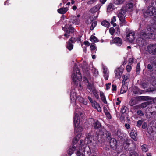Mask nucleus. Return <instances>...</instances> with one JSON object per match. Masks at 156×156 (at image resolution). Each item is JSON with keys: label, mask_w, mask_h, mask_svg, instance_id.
Listing matches in <instances>:
<instances>
[{"label": "nucleus", "mask_w": 156, "mask_h": 156, "mask_svg": "<svg viewBox=\"0 0 156 156\" xmlns=\"http://www.w3.org/2000/svg\"><path fill=\"white\" fill-rule=\"evenodd\" d=\"M139 36L140 37L138 38L136 40L137 44L140 47L145 46L147 44V41L145 39H156V34L149 31L142 30L139 33Z\"/></svg>", "instance_id": "f257e3e1"}, {"label": "nucleus", "mask_w": 156, "mask_h": 156, "mask_svg": "<svg viewBox=\"0 0 156 156\" xmlns=\"http://www.w3.org/2000/svg\"><path fill=\"white\" fill-rule=\"evenodd\" d=\"M78 116L77 114H75L73 117V124L74 128V131L76 133V134H80V136H81V132L83 130L82 126H79L80 122L78 121Z\"/></svg>", "instance_id": "f03ea898"}, {"label": "nucleus", "mask_w": 156, "mask_h": 156, "mask_svg": "<svg viewBox=\"0 0 156 156\" xmlns=\"http://www.w3.org/2000/svg\"><path fill=\"white\" fill-rule=\"evenodd\" d=\"M76 74L73 73L72 75V78L73 83L77 86L78 85L77 81L76 80L77 79L78 80L80 81L82 79V76L81 73L80 72L79 69L76 67L75 69Z\"/></svg>", "instance_id": "7ed1b4c3"}, {"label": "nucleus", "mask_w": 156, "mask_h": 156, "mask_svg": "<svg viewBox=\"0 0 156 156\" xmlns=\"http://www.w3.org/2000/svg\"><path fill=\"white\" fill-rule=\"evenodd\" d=\"M156 15V9L153 6H149L147 10L144 11L143 13L144 16L147 18L151 16Z\"/></svg>", "instance_id": "20e7f679"}, {"label": "nucleus", "mask_w": 156, "mask_h": 156, "mask_svg": "<svg viewBox=\"0 0 156 156\" xmlns=\"http://www.w3.org/2000/svg\"><path fill=\"white\" fill-rule=\"evenodd\" d=\"M106 130L104 127H101L96 132L95 135L97 139L99 141L103 138Z\"/></svg>", "instance_id": "39448f33"}, {"label": "nucleus", "mask_w": 156, "mask_h": 156, "mask_svg": "<svg viewBox=\"0 0 156 156\" xmlns=\"http://www.w3.org/2000/svg\"><path fill=\"white\" fill-rule=\"evenodd\" d=\"M69 27H66L64 30L65 34H64V36L67 38H69L70 34H73L74 32V28L73 27L71 24H68Z\"/></svg>", "instance_id": "423d86ee"}, {"label": "nucleus", "mask_w": 156, "mask_h": 156, "mask_svg": "<svg viewBox=\"0 0 156 156\" xmlns=\"http://www.w3.org/2000/svg\"><path fill=\"white\" fill-rule=\"evenodd\" d=\"M88 99L91 103L92 106L95 109H97L98 112H100L101 111V108L99 104L95 100L93 101L90 96L88 97Z\"/></svg>", "instance_id": "0eeeda50"}, {"label": "nucleus", "mask_w": 156, "mask_h": 156, "mask_svg": "<svg viewBox=\"0 0 156 156\" xmlns=\"http://www.w3.org/2000/svg\"><path fill=\"white\" fill-rule=\"evenodd\" d=\"M148 52L152 55H156V44H152L147 47Z\"/></svg>", "instance_id": "6e6552de"}, {"label": "nucleus", "mask_w": 156, "mask_h": 156, "mask_svg": "<svg viewBox=\"0 0 156 156\" xmlns=\"http://www.w3.org/2000/svg\"><path fill=\"white\" fill-rule=\"evenodd\" d=\"M75 38H74L73 37H71L69 39L68 41L66 43V47L69 51H71L73 49L74 46L73 43H75L74 40H75Z\"/></svg>", "instance_id": "1a4fd4ad"}, {"label": "nucleus", "mask_w": 156, "mask_h": 156, "mask_svg": "<svg viewBox=\"0 0 156 156\" xmlns=\"http://www.w3.org/2000/svg\"><path fill=\"white\" fill-rule=\"evenodd\" d=\"M109 142L111 148L113 150H115L117 148V142L116 139L113 138L108 141Z\"/></svg>", "instance_id": "9d476101"}, {"label": "nucleus", "mask_w": 156, "mask_h": 156, "mask_svg": "<svg viewBox=\"0 0 156 156\" xmlns=\"http://www.w3.org/2000/svg\"><path fill=\"white\" fill-rule=\"evenodd\" d=\"M116 135L118 140L122 142L125 140L124 133L121 132L120 129L117 130Z\"/></svg>", "instance_id": "9b49d317"}, {"label": "nucleus", "mask_w": 156, "mask_h": 156, "mask_svg": "<svg viewBox=\"0 0 156 156\" xmlns=\"http://www.w3.org/2000/svg\"><path fill=\"white\" fill-rule=\"evenodd\" d=\"M135 36V33L134 32H129L126 35V38L129 42L132 43L134 40Z\"/></svg>", "instance_id": "f8f14e48"}, {"label": "nucleus", "mask_w": 156, "mask_h": 156, "mask_svg": "<svg viewBox=\"0 0 156 156\" xmlns=\"http://www.w3.org/2000/svg\"><path fill=\"white\" fill-rule=\"evenodd\" d=\"M112 41L116 45L118 46H120L122 44V39L118 37L114 38L113 39Z\"/></svg>", "instance_id": "ddd939ff"}, {"label": "nucleus", "mask_w": 156, "mask_h": 156, "mask_svg": "<svg viewBox=\"0 0 156 156\" xmlns=\"http://www.w3.org/2000/svg\"><path fill=\"white\" fill-rule=\"evenodd\" d=\"M70 97L71 101H72V99L73 100H76L77 98V94L75 92V89H73L71 90Z\"/></svg>", "instance_id": "4468645a"}, {"label": "nucleus", "mask_w": 156, "mask_h": 156, "mask_svg": "<svg viewBox=\"0 0 156 156\" xmlns=\"http://www.w3.org/2000/svg\"><path fill=\"white\" fill-rule=\"evenodd\" d=\"M101 5L100 4H98L91 8L90 10V12L92 13H94L98 12L100 9Z\"/></svg>", "instance_id": "2eb2a0df"}, {"label": "nucleus", "mask_w": 156, "mask_h": 156, "mask_svg": "<svg viewBox=\"0 0 156 156\" xmlns=\"http://www.w3.org/2000/svg\"><path fill=\"white\" fill-rule=\"evenodd\" d=\"M137 98L139 101H147L148 100H152V98L148 96H139L137 97Z\"/></svg>", "instance_id": "dca6fc26"}, {"label": "nucleus", "mask_w": 156, "mask_h": 156, "mask_svg": "<svg viewBox=\"0 0 156 156\" xmlns=\"http://www.w3.org/2000/svg\"><path fill=\"white\" fill-rule=\"evenodd\" d=\"M69 22L73 24H75L76 25L78 24L79 22V20L77 18L76 16H73L71 17Z\"/></svg>", "instance_id": "f3484780"}, {"label": "nucleus", "mask_w": 156, "mask_h": 156, "mask_svg": "<svg viewBox=\"0 0 156 156\" xmlns=\"http://www.w3.org/2000/svg\"><path fill=\"white\" fill-rule=\"evenodd\" d=\"M123 143V147L127 151H130L131 149L129 147L130 143L127 140H124Z\"/></svg>", "instance_id": "a211bd4d"}, {"label": "nucleus", "mask_w": 156, "mask_h": 156, "mask_svg": "<svg viewBox=\"0 0 156 156\" xmlns=\"http://www.w3.org/2000/svg\"><path fill=\"white\" fill-rule=\"evenodd\" d=\"M114 72L115 74V77L117 78H121L123 73L122 70L119 68H118L117 69L115 70Z\"/></svg>", "instance_id": "6ab92c4d"}, {"label": "nucleus", "mask_w": 156, "mask_h": 156, "mask_svg": "<svg viewBox=\"0 0 156 156\" xmlns=\"http://www.w3.org/2000/svg\"><path fill=\"white\" fill-rule=\"evenodd\" d=\"M93 126L94 129H98L101 128V124L98 120H97L93 123Z\"/></svg>", "instance_id": "aec40b11"}, {"label": "nucleus", "mask_w": 156, "mask_h": 156, "mask_svg": "<svg viewBox=\"0 0 156 156\" xmlns=\"http://www.w3.org/2000/svg\"><path fill=\"white\" fill-rule=\"evenodd\" d=\"M151 103L152 101H147L141 103L137 107H138V108L140 109L141 108H144L147 105Z\"/></svg>", "instance_id": "412c9836"}, {"label": "nucleus", "mask_w": 156, "mask_h": 156, "mask_svg": "<svg viewBox=\"0 0 156 156\" xmlns=\"http://www.w3.org/2000/svg\"><path fill=\"white\" fill-rule=\"evenodd\" d=\"M68 9L67 8L62 7L61 8L57 10V12L61 14H64L66 13Z\"/></svg>", "instance_id": "4be33fe9"}, {"label": "nucleus", "mask_w": 156, "mask_h": 156, "mask_svg": "<svg viewBox=\"0 0 156 156\" xmlns=\"http://www.w3.org/2000/svg\"><path fill=\"white\" fill-rule=\"evenodd\" d=\"M137 97L135 98H133L131 99L129 102V104L131 106H133L137 103L139 100Z\"/></svg>", "instance_id": "5701e85b"}, {"label": "nucleus", "mask_w": 156, "mask_h": 156, "mask_svg": "<svg viewBox=\"0 0 156 156\" xmlns=\"http://www.w3.org/2000/svg\"><path fill=\"white\" fill-rule=\"evenodd\" d=\"M105 135L107 141H108L109 140H111V139L112 138L111 135V132L109 131L106 130Z\"/></svg>", "instance_id": "b1692460"}, {"label": "nucleus", "mask_w": 156, "mask_h": 156, "mask_svg": "<svg viewBox=\"0 0 156 156\" xmlns=\"http://www.w3.org/2000/svg\"><path fill=\"white\" fill-rule=\"evenodd\" d=\"M80 137V134H76L72 141L73 144L75 145L77 143Z\"/></svg>", "instance_id": "393cba45"}, {"label": "nucleus", "mask_w": 156, "mask_h": 156, "mask_svg": "<svg viewBox=\"0 0 156 156\" xmlns=\"http://www.w3.org/2000/svg\"><path fill=\"white\" fill-rule=\"evenodd\" d=\"M100 94L101 99L102 102L105 104H107V102L106 100V97L104 95V94L102 92L100 91Z\"/></svg>", "instance_id": "a878e982"}, {"label": "nucleus", "mask_w": 156, "mask_h": 156, "mask_svg": "<svg viewBox=\"0 0 156 156\" xmlns=\"http://www.w3.org/2000/svg\"><path fill=\"white\" fill-rule=\"evenodd\" d=\"M87 88L91 92L95 88L94 87V84L93 83H90L87 84Z\"/></svg>", "instance_id": "bb28decb"}, {"label": "nucleus", "mask_w": 156, "mask_h": 156, "mask_svg": "<svg viewBox=\"0 0 156 156\" xmlns=\"http://www.w3.org/2000/svg\"><path fill=\"white\" fill-rule=\"evenodd\" d=\"M137 135V132L136 131H134L133 132L130 133V136L131 138L135 141H137L136 136Z\"/></svg>", "instance_id": "cd10ccee"}, {"label": "nucleus", "mask_w": 156, "mask_h": 156, "mask_svg": "<svg viewBox=\"0 0 156 156\" xmlns=\"http://www.w3.org/2000/svg\"><path fill=\"white\" fill-rule=\"evenodd\" d=\"M76 147L73 146L69 148L68 151V154L69 156H71L73 153L74 151L76 149Z\"/></svg>", "instance_id": "c85d7f7f"}, {"label": "nucleus", "mask_w": 156, "mask_h": 156, "mask_svg": "<svg viewBox=\"0 0 156 156\" xmlns=\"http://www.w3.org/2000/svg\"><path fill=\"white\" fill-rule=\"evenodd\" d=\"M86 137L93 139L94 137V134L92 131H90L87 134Z\"/></svg>", "instance_id": "c756f323"}, {"label": "nucleus", "mask_w": 156, "mask_h": 156, "mask_svg": "<svg viewBox=\"0 0 156 156\" xmlns=\"http://www.w3.org/2000/svg\"><path fill=\"white\" fill-rule=\"evenodd\" d=\"M90 40L92 42H97L99 41V40L95 36L91 35L90 38Z\"/></svg>", "instance_id": "7c9ffc66"}, {"label": "nucleus", "mask_w": 156, "mask_h": 156, "mask_svg": "<svg viewBox=\"0 0 156 156\" xmlns=\"http://www.w3.org/2000/svg\"><path fill=\"white\" fill-rule=\"evenodd\" d=\"M101 24L106 27L107 28L110 25V23L109 22L107 21H103L101 23Z\"/></svg>", "instance_id": "2f4dec72"}, {"label": "nucleus", "mask_w": 156, "mask_h": 156, "mask_svg": "<svg viewBox=\"0 0 156 156\" xmlns=\"http://www.w3.org/2000/svg\"><path fill=\"white\" fill-rule=\"evenodd\" d=\"M154 66L152 65V63L151 64H149L147 65V69L150 72H152L153 71V68Z\"/></svg>", "instance_id": "473e14b6"}, {"label": "nucleus", "mask_w": 156, "mask_h": 156, "mask_svg": "<svg viewBox=\"0 0 156 156\" xmlns=\"http://www.w3.org/2000/svg\"><path fill=\"white\" fill-rule=\"evenodd\" d=\"M151 59L152 61V65L154 67L156 66V56H153L151 58Z\"/></svg>", "instance_id": "72a5a7b5"}, {"label": "nucleus", "mask_w": 156, "mask_h": 156, "mask_svg": "<svg viewBox=\"0 0 156 156\" xmlns=\"http://www.w3.org/2000/svg\"><path fill=\"white\" fill-rule=\"evenodd\" d=\"M95 44L94 43H93L92 44H91V45H90V48H91L90 49L91 50V51L92 52V53H94V50H97V48L95 46Z\"/></svg>", "instance_id": "f704fd0d"}, {"label": "nucleus", "mask_w": 156, "mask_h": 156, "mask_svg": "<svg viewBox=\"0 0 156 156\" xmlns=\"http://www.w3.org/2000/svg\"><path fill=\"white\" fill-rule=\"evenodd\" d=\"M141 148L143 151L146 152L147 151V145L146 144H144L141 146Z\"/></svg>", "instance_id": "c9c22d12"}, {"label": "nucleus", "mask_w": 156, "mask_h": 156, "mask_svg": "<svg viewBox=\"0 0 156 156\" xmlns=\"http://www.w3.org/2000/svg\"><path fill=\"white\" fill-rule=\"evenodd\" d=\"M126 6L122 7L120 11H119V12H121L122 13H123L124 15L125 14L126 12L127 9Z\"/></svg>", "instance_id": "e433bc0d"}, {"label": "nucleus", "mask_w": 156, "mask_h": 156, "mask_svg": "<svg viewBox=\"0 0 156 156\" xmlns=\"http://www.w3.org/2000/svg\"><path fill=\"white\" fill-rule=\"evenodd\" d=\"M117 16L119 18V20L125 18L124 14L121 12H119Z\"/></svg>", "instance_id": "4c0bfd02"}, {"label": "nucleus", "mask_w": 156, "mask_h": 156, "mask_svg": "<svg viewBox=\"0 0 156 156\" xmlns=\"http://www.w3.org/2000/svg\"><path fill=\"white\" fill-rule=\"evenodd\" d=\"M121 22L120 25L121 26H123L126 25V22L125 20V18L119 20Z\"/></svg>", "instance_id": "58836bf2"}, {"label": "nucleus", "mask_w": 156, "mask_h": 156, "mask_svg": "<svg viewBox=\"0 0 156 156\" xmlns=\"http://www.w3.org/2000/svg\"><path fill=\"white\" fill-rule=\"evenodd\" d=\"M76 114H77L78 115V121L79 122L80 121V119H83V113L81 112H78V114L76 113Z\"/></svg>", "instance_id": "ea45409f"}, {"label": "nucleus", "mask_w": 156, "mask_h": 156, "mask_svg": "<svg viewBox=\"0 0 156 156\" xmlns=\"http://www.w3.org/2000/svg\"><path fill=\"white\" fill-rule=\"evenodd\" d=\"M140 63H138L136 65V73L137 74H139L140 71Z\"/></svg>", "instance_id": "a19ab883"}, {"label": "nucleus", "mask_w": 156, "mask_h": 156, "mask_svg": "<svg viewBox=\"0 0 156 156\" xmlns=\"http://www.w3.org/2000/svg\"><path fill=\"white\" fill-rule=\"evenodd\" d=\"M123 80L122 81V84L124 85L125 84V82L127 80V79L128 78V76H126L125 75H124L122 76Z\"/></svg>", "instance_id": "79ce46f5"}, {"label": "nucleus", "mask_w": 156, "mask_h": 156, "mask_svg": "<svg viewBox=\"0 0 156 156\" xmlns=\"http://www.w3.org/2000/svg\"><path fill=\"white\" fill-rule=\"evenodd\" d=\"M105 113L108 119H110L112 118L111 114L108 110H106V112H105Z\"/></svg>", "instance_id": "37998d69"}, {"label": "nucleus", "mask_w": 156, "mask_h": 156, "mask_svg": "<svg viewBox=\"0 0 156 156\" xmlns=\"http://www.w3.org/2000/svg\"><path fill=\"white\" fill-rule=\"evenodd\" d=\"M136 113L140 116H143L144 115V113L141 110H137L136 112Z\"/></svg>", "instance_id": "c03bdc74"}, {"label": "nucleus", "mask_w": 156, "mask_h": 156, "mask_svg": "<svg viewBox=\"0 0 156 156\" xmlns=\"http://www.w3.org/2000/svg\"><path fill=\"white\" fill-rule=\"evenodd\" d=\"M127 107L126 106H123L121 108V112L122 114H124L126 111Z\"/></svg>", "instance_id": "a18cd8bd"}, {"label": "nucleus", "mask_w": 156, "mask_h": 156, "mask_svg": "<svg viewBox=\"0 0 156 156\" xmlns=\"http://www.w3.org/2000/svg\"><path fill=\"white\" fill-rule=\"evenodd\" d=\"M125 6L126 8H127L128 9H130L133 8V4L132 3H129L126 4Z\"/></svg>", "instance_id": "49530a36"}, {"label": "nucleus", "mask_w": 156, "mask_h": 156, "mask_svg": "<svg viewBox=\"0 0 156 156\" xmlns=\"http://www.w3.org/2000/svg\"><path fill=\"white\" fill-rule=\"evenodd\" d=\"M92 139H90V138L86 137L85 139V143L87 144L90 143L92 142Z\"/></svg>", "instance_id": "de8ad7c7"}, {"label": "nucleus", "mask_w": 156, "mask_h": 156, "mask_svg": "<svg viewBox=\"0 0 156 156\" xmlns=\"http://www.w3.org/2000/svg\"><path fill=\"white\" fill-rule=\"evenodd\" d=\"M143 120H139L137 122L136 126L139 127H140L143 124Z\"/></svg>", "instance_id": "09e8293b"}, {"label": "nucleus", "mask_w": 156, "mask_h": 156, "mask_svg": "<svg viewBox=\"0 0 156 156\" xmlns=\"http://www.w3.org/2000/svg\"><path fill=\"white\" fill-rule=\"evenodd\" d=\"M113 5L112 3H110L107 7V10H113Z\"/></svg>", "instance_id": "8fccbe9b"}, {"label": "nucleus", "mask_w": 156, "mask_h": 156, "mask_svg": "<svg viewBox=\"0 0 156 156\" xmlns=\"http://www.w3.org/2000/svg\"><path fill=\"white\" fill-rule=\"evenodd\" d=\"M125 0H115V3L116 4L119 5L122 4Z\"/></svg>", "instance_id": "3c124183"}, {"label": "nucleus", "mask_w": 156, "mask_h": 156, "mask_svg": "<svg viewBox=\"0 0 156 156\" xmlns=\"http://www.w3.org/2000/svg\"><path fill=\"white\" fill-rule=\"evenodd\" d=\"M115 31V30L113 27H111L109 29V32L112 35H113L114 34Z\"/></svg>", "instance_id": "603ef678"}, {"label": "nucleus", "mask_w": 156, "mask_h": 156, "mask_svg": "<svg viewBox=\"0 0 156 156\" xmlns=\"http://www.w3.org/2000/svg\"><path fill=\"white\" fill-rule=\"evenodd\" d=\"M93 21V20L91 19L90 17L86 21V23L87 24H91Z\"/></svg>", "instance_id": "864d4df0"}, {"label": "nucleus", "mask_w": 156, "mask_h": 156, "mask_svg": "<svg viewBox=\"0 0 156 156\" xmlns=\"http://www.w3.org/2000/svg\"><path fill=\"white\" fill-rule=\"evenodd\" d=\"M81 36L80 35H79L78 36L76 37V39L75 38V40H74V41H75V42L76 41H77V42H78L79 41L81 42Z\"/></svg>", "instance_id": "5fc2aeb1"}, {"label": "nucleus", "mask_w": 156, "mask_h": 156, "mask_svg": "<svg viewBox=\"0 0 156 156\" xmlns=\"http://www.w3.org/2000/svg\"><path fill=\"white\" fill-rule=\"evenodd\" d=\"M126 68L127 71L129 72L132 69V67L128 65L126 66Z\"/></svg>", "instance_id": "6e6d98bb"}, {"label": "nucleus", "mask_w": 156, "mask_h": 156, "mask_svg": "<svg viewBox=\"0 0 156 156\" xmlns=\"http://www.w3.org/2000/svg\"><path fill=\"white\" fill-rule=\"evenodd\" d=\"M130 156H138V154L136 152L133 151L130 153Z\"/></svg>", "instance_id": "4d7b16f0"}, {"label": "nucleus", "mask_w": 156, "mask_h": 156, "mask_svg": "<svg viewBox=\"0 0 156 156\" xmlns=\"http://www.w3.org/2000/svg\"><path fill=\"white\" fill-rule=\"evenodd\" d=\"M111 85V83H107L106 84V90H108L110 88Z\"/></svg>", "instance_id": "13d9d810"}, {"label": "nucleus", "mask_w": 156, "mask_h": 156, "mask_svg": "<svg viewBox=\"0 0 156 156\" xmlns=\"http://www.w3.org/2000/svg\"><path fill=\"white\" fill-rule=\"evenodd\" d=\"M151 4L154 6V8L156 9V0H152Z\"/></svg>", "instance_id": "bf43d9fd"}, {"label": "nucleus", "mask_w": 156, "mask_h": 156, "mask_svg": "<svg viewBox=\"0 0 156 156\" xmlns=\"http://www.w3.org/2000/svg\"><path fill=\"white\" fill-rule=\"evenodd\" d=\"M83 80L85 83H87L88 84L90 83L89 82L88 79L85 76L83 77Z\"/></svg>", "instance_id": "052dcab7"}, {"label": "nucleus", "mask_w": 156, "mask_h": 156, "mask_svg": "<svg viewBox=\"0 0 156 156\" xmlns=\"http://www.w3.org/2000/svg\"><path fill=\"white\" fill-rule=\"evenodd\" d=\"M147 126V123L144 122L142 124V127L143 129H146Z\"/></svg>", "instance_id": "680f3d73"}, {"label": "nucleus", "mask_w": 156, "mask_h": 156, "mask_svg": "<svg viewBox=\"0 0 156 156\" xmlns=\"http://www.w3.org/2000/svg\"><path fill=\"white\" fill-rule=\"evenodd\" d=\"M112 90L113 91H116V90L117 87L116 85L112 84Z\"/></svg>", "instance_id": "e2e57ef3"}, {"label": "nucleus", "mask_w": 156, "mask_h": 156, "mask_svg": "<svg viewBox=\"0 0 156 156\" xmlns=\"http://www.w3.org/2000/svg\"><path fill=\"white\" fill-rule=\"evenodd\" d=\"M97 0H90L87 2V4L88 5H91L94 2H95Z\"/></svg>", "instance_id": "0e129e2a"}, {"label": "nucleus", "mask_w": 156, "mask_h": 156, "mask_svg": "<svg viewBox=\"0 0 156 156\" xmlns=\"http://www.w3.org/2000/svg\"><path fill=\"white\" fill-rule=\"evenodd\" d=\"M125 127L127 129H129L130 128V126L129 124L125 123L124 125Z\"/></svg>", "instance_id": "69168bd1"}, {"label": "nucleus", "mask_w": 156, "mask_h": 156, "mask_svg": "<svg viewBox=\"0 0 156 156\" xmlns=\"http://www.w3.org/2000/svg\"><path fill=\"white\" fill-rule=\"evenodd\" d=\"M84 44L85 45H87L88 46L90 45V44L89 43V42L87 41V40L85 41H84Z\"/></svg>", "instance_id": "338daca9"}, {"label": "nucleus", "mask_w": 156, "mask_h": 156, "mask_svg": "<svg viewBox=\"0 0 156 156\" xmlns=\"http://www.w3.org/2000/svg\"><path fill=\"white\" fill-rule=\"evenodd\" d=\"M152 127H153V128L154 127L156 129V120L154 121L153 122Z\"/></svg>", "instance_id": "774afa93"}]
</instances>
